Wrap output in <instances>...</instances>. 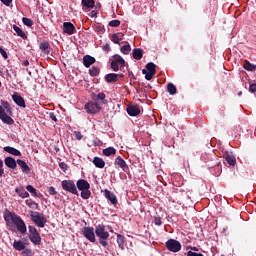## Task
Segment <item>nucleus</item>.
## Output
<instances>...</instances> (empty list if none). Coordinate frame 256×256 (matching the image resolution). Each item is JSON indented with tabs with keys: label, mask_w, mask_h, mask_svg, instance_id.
I'll list each match as a JSON object with an SVG mask.
<instances>
[{
	"label": "nucleus",
	"mask_w": 256,
	"mask_h": 256,
	"mask_svg": "<svg viewBox=\"0 0 256 256\" xmlns=\"http://www.w3.org/2000/svg\"><path fill=\"white\" fill-rule=\"evenodd\" d=\"M4 220L9 231L13 233L17 231L21 235H25L27 233L26 223L17 214L7 211L4 213Z\"/></svg>",
	"instance_id": "nucleus-1"
},
{
	"label": "nucleus",
	"mask_w": 256,
	"mask_h": 256,
	"mask_svg": "<svg viewBox=\"0 0 256 256\" xmlns=\"http://www.w3.org/2000/svg\"><path fill=\"white\" fill-rule=\"evenodd\" d=\"M13 116V108L10 102L2 101L0 104V120L6 125H14L15 121Z\"/></svg>",
	"instance_id": "nucleus-2"
},
{
	"label": "nucleus",
	"mask_w": 256,
	"mask_h": 256,
	"mask_svg": "<svg viewBox=\"0 0 256 256\" xmlns=\"http://www.w3.org/2000/svg\"><path fill=\"white\" fill-rule=\"evenodd\" d=\"M95 233L96 237H98V243L103 247H107L110 234L106 231V227L103 224L96 226Z\"/></svg>",
	"instance_id": "nucleus-3"
},
{
	"label": "nucleus",
	"mask_w": 256,
	"mask_h": 256,
	"mask_svg": "<svg viewBox=\"0 0 256 256\" xmlns=\"http://www.w3.org/2000/svg\"><path fill=\"white\" fill-rule=\"evenodd\" d=\"M77 189L81 191L80 197L82 199H90L91 197V185L90 183L85 179H79L76 183Z\"/></svg>",
	"instance_id": "nucleus-4"
},
{
	"label": "nucleus",
	"mask_w": 256,
	"mask_h": 256,
	"mask_svg": "<svg viewBox=\"0 0 256 256\" xmlns=\"http://www.w3.org/2000/svg\"><path fill=\"white\" fill-rule=\"evenodd\" d=\"M28 232L30 233L28 234V239H30V242H32L34 245H40L42 238L37 229L33 226H28Z\"/></svg>",
	"instance_id": "nucleus-5"
},
{
	"label": "nucleus",
	"mask_w": 256,
	"mask_h": 256,
	"mask_svg": "<svg viewBox=\"0 0 256 256\" xmlns=\"http://www.w3.org/2000/svg\"><path fill=\"white\" fill-rule=\"evenodd\" d=\"M32 214H30V219H32V222H34V224H36L38 227L40 228H44L47 219L46 217L39 213V212H31Z\"/></svg>",
	"instance_id": "nucleus-6"
},
{
	"label": "nucleus",
	"mask_w": 256,
	"mask_h": 256,
	"mask_svg": "<svg viewBox=\"0 0 256 256\" xmlns=\"http://www.w3.org/2000/svg\"><path fill=\"white\" fill-rule=\"evenodd\" d=\"M125 60L118 54L113 55V60L111 61V69L113 71H119V69H124Z\"/></svg>",
	"instance_id": "nucleus-7"
},
{
	"label": "nucleus",
	"mask_w": 256,
	"mask_h": 256,
	"mask_svg": "<svg viewBox=\"0 0 256 256\" xmlns=\"http://www.w3.org/2000/svg\"><path fill=\"white\" fill-rule=\"evenodd\" d=\"M181 248V243L176 239L171 238L166 242V249H168L170 252L178 253L181 251Z\"/></svg>",
	"instance_id": "nucleus-8"
},
{
	"label": "nucleus",
	"mask_w": 256,
	"mask_h": 256,
	"mask_svg": "<svg viewBox=\"0 0 256 256\" xmlns=\"http://www.w3.org/2000/svg\"><path fill=\"white\" fill-rule=\"evenodd\" d=\"M82 234L89 242H96L95 230L93 227H84L82 230Z\"/></svg>",
	"instance_id": "nucleus-9"
},
{
	"label": "nucleus",
	"mask_w": 256,
	"mask_h": 256,
	"mask_svg": "<svg viewBox=\"0 0 256 256\" xmlns=\"http://www.w3.org/2000/svg\"><path fill=\"white\" fill-rule=\"evenodd\" d=\"M84 109L88 114H97L101 110V106L97 104V102H88L85 104Z\"/></svg>",
	"instance_id": "nucleus-10"
},
{
	"label": "nucleus",
	"mask_w": 256,
	"mask_h": 256,
	"mask_svg": "<svg viewBox=\"0 0 256 256\" xmlns=\"http://www.w3.org/2000/svg\"><path fill=\"white\" fill-rule=\"evenodd\" d=\"M28 240L26 238L15 240L12 244V247L15 251L22 252L25 250V247L28 245Z\"/></svg>",
	"instance_id": "nucleus-11"
},
{
	"label": "nucleus",
	"mask_w": 256,
	"mask_h": 256,
	"mask_svg": "<svg viewBox=\"0 0 256 256\" xmlns=\"http://www.w3.org/2000/svg\"><path fill=\"white\" fill-rule=\"evenodd\" d=\"M65 191H67V192H69L73 195H77V196L79 195L76 184L72 180H66L65 181Z\"/></svg>",
	"instance_id": "nucleus-12"
},
{
	"label": "nucleus",
	"mask_w": 256,
	"mask_h": 256,
	"mask_svg": "<svg viewBox=\"0 0 256 256\" xmlns=\"http://www.w3.org/2000/svg\"><path fill=\"white\" fill-rule=\"evenodd\" d=\"M12 100L18 107L26 108V102L24 98L21 95H19V93H14L12 95Z\"/></svg>",
	"instance_id": "nucleus-13"
},
{
	"label": "nucleus",
	"mask_w": 256,
	"mask_h": 256,
	"mask_svg": "<svg viewBox=\"0 0 256 256\" xmlns=\"http://www.w3.org/2000/svg\"><path fill=\"white\" fill-rule=\"evenodd\" d=\"M104 197L106 199H108V201H110V203H112V205L116 206L118 204V199H117L116 195L113 192H111L110 190H108V189L104 190Z\"/></svg>",
	"instance_id": "nucleus-14"
},
{
	"label": "nucleus",
	"mask_w": 256,
	"mask_h": 256,
	"mask_svg": "<svg viewBox=\"0 0 256 256\" xmlns=\"http://www.w3.org/2000/svg\"><path fill=\"white\" fill-rule=\"evenodd\" d=\"M127 113L130 117H137L141 114L140 106H127Z\"/></svg>",
	"instance_id": "nucleus-15"
},
{
	"label": "nucleus",
	"mask_w": 256,
	"mask_h": 256,
	"mask_svg": "<svg viewBox=\"0 0 256 256\" xmlns=\"http://www.w3.org/2000/svg\"><path fill=\"white\" fill-rule=\"evenodd\" d=\"M96 63V58L91 55L83 56V66L85 68H90L92 65Z\"/></svg>",
	"instance_id": "nucleus-16"
},
{
	"label": "nucleus",
	"mask_w": 256,
	"mask_h": 256,
	"mask_svg": "<svg viewBox=\"0 0 256 256\" xmlns=\"http://www.w3.org/2000/svg\"><path fill=\"white\" fill-rule=\"evenodd\" d=\"M39 48L44 56H48L52 52L51 46L48 41L41 42Z\"/></svg>",
	"instance_id": "nucleus-17"
},
{
	"label": "nucleus",
	"mask_w": 256,
	"mask_h": 256,
	"mask_svg": "<svg viewBox=\"0 0 256 256\" xmlns=\"http://www.w3.org/2000/svg\"><path fill=\"white\" fill-rule=\"evenodd\" d=\"M15 193L22 199H27L30 197V194L23 187H16Z\"/></svg>",
	"instance_id": "nucleus-18"
},
{
	"label": "nucleus",
	"mask_w": 256,
	"mask_h": 256,
	"mask_svg": "<svg viewBox=\"0 0 256 256\" xmlns=\"http://www.w3.org/2000/svg\"><path fill=\"white\" fill-rule=\"evenodd\" d=\"M75 33H77V29H76L75 25L70 22H66L65 23V34L73 35Z\"/></svg>",
	"instance_id": "nucleus-19"
},
{
	"label": "nucleus",
	"mask_w": 256,
	"mask_h": 256,
	"mask_svg": "<svg viewBox=\"0 0 256 256\" xmlns=\"http://www.w3.org/2000/svg\"><path fill=\"white\" fill-rule=\"evenodd\" d=\"M17 165L21 168V171L25 174H29L31 172V168L27 165V163L23 160L18 159Z\"/></svg>",
	"instance_id": "nucleus-20"
},
{
	"label": "nucleus",
	"mask_w": 256,
	"mask_h": 256,
	"mask_svg": "<svg viewBox=\"0 0 256 256\" xmlns=\"http://www.w3.org/2000/svg\"><path fill=\"white\" fill-rule=\"evenodd\" d=\"M4 163L10 169H16L17 168V161L13 157L5 158Z\"/></svg>",
	"instance_id": "nucleus-21"
},
{
	"label": "nucleus",
	"mask_w": 256,
	"mask_h": 256,
	"mask_svg": "<svg viewBox=\"0 0 256 256\" xmlns=\"http://www.w3.org/2000/svg\"><path fill=\"white\" fill-rule=\"evenodd\" d=\"M224 159H225V161L227 162L228 165L235 166L236 158H235V156H233L229 152H225Z\"/></svg>",
	"instance_id": "nucleus-22"
},
{
	"label": "nucleus",
	"mask_w": 256,
	"mask_h": 256,
	"mask_svg": "<svg viewBox=\"0 0 256 256\" xmlns=\"http://www.w3.org/2000/svg\"><path fill=\"white\" fill-rule=\"evenodd\" d=\"M132 56L135 60L140 61L143 59V49L134 48L132 51Z\"/></svg>",
	"instance_id": "nucleus-23"
},
{
	"label": "nucleus",
	"mask_w": 256,
	"mask_h": 256,
	"mask_svg": "<svg viewBox=\"0 0 256 256\" xmlns=\"http://www.w3.org/2000/svg\"><path fill=\"white\" fill-rule=\"evenodd\" d=\"M81 5L83 9H94L95 1L94 0H82Z\"/></svg>",
	"instance_id": "nucleus-24"
},
{
	"label": "nucleus",
	"mask_w": 256,
	"mask_h": 256,
	"mask_svg": "<svg viewBox=\"0 0 256 256\" xmlns=\"http://www.w3.org/2000/svg\"><path fill=\"white\" fill-rule=\"evenodd\" d=\"M92 163L98 169H103L105 167V161L99 157H94Z\"/></svg>",
	"instance_id": "nucleus-25"
},
{
	"label": "nucleus",
	"mask_w": 256,
	"mask_h": 256,
	"mask_svg": "<svg viewBox=\"0 0 256 256\" xmlns=\"http://www.w3.org/2000/svg\"><path fill=\"white\" fill-rule=\"evenodd\" d=\"M13 30L15 31V33L17 34V36H19L20 38H22L23 40H27L28 36L25 32H23V30L21 28H19L16 25H13Z\"/></svg>",
	"instance_id": "nucleus-26"
},
{
	"label": "nucleus",
	"mask_w": 256,
	"mask_h": 256,
	"mask_svg": "<svg viewBox=\"0 0 256 256\" xmlns=\"http://www.w3.org/2000/svg\"><path fill=\"white\" fill-rule=\"evenodd\" d=\"M4 151L8 152L9 154L13 155V156H21V152L18 149H15L11 146H6L4 147Z\"/></svg>",
	"instance_id": "nucleus-27"
},
{
	"label": "nucleus",
	"mask_w": 256,
	"mask_h": 256,
	"mask_svg": "<svg viewBox=\"0 0 256 256\" xmlns=\"http://www.w3.org/2000/svg\"><path fill=\"white\" fill-rule=\"evenodd\" d=\"M115 164L118 165L123 171L128 169L126 162L120 156L115 159Z\"/></svg>",
	"instance_id": "nucleus-28"
},
{
	"label": "nucleus",
	"mask_w": 256,
	"mask_h": 256,
	"mask_svg": "<svg viewBox=\"0 0 256 256\" xmlns=\"http://www.w3.org/2000/svg\"><path fill=\"white\" fill-rule=\"evenodd\" d=\"M105 80H106L108 83H115V82H117V80H118V74H116V73L107 74V75L105 76Z\"/></svg>",
	"instance_id": "nucleus-29"
},
{
	"label": "nucleus",
	"mask_w": 256,
	"mask_h": 256,
	"mask_svg": "<svg viewBox=\"0 0 256 256\" xmlns=\"http://www.w3.org/2000/svg\"><path fill=\"white\" fill-rule=\"evenodd\" d=\"M117 244L121 250L125 249V238L122 234H117Z\"/></svg>",
	"instance_id": "nucleus-30"
},
{
	"label": "nucleus",
	"mask_w": 256,
	"mask_h": 256,
	"mask_svg": "<svg viewBox=\"0 0 256 256\" xmlns=\"http://www.w3.org/2000/svg\"><path fill=\"white\" fill-rule=\"evenodd\" d=\"M243 68L246 69V71H256V65L250 63L248 60L244 61Z\"/></svg>",
	"instance_id": "nucleus-31"
},
{
	"label": "nucleus",
	"mask_w": 256,
	"mask_h": 256,
	"mask_svg": "<svg viewBox=\"0 0 256 256\" xmlns=\"http://www.w3.org/2000/svg\"><path fill=\"white\" fill-rule=\"evenodd\" d=\"M147 73H155L156 74V65L153 62H149L146 64Z\"/></svg>",
	"instance_id": "nucleus-32"
},
{
	"label": "nucleus",
	"mask_w": 256,
	"mask_h": 256,
	"mask_svg": "<svg viewBox=\"0 0 256 256\" xmlns=\"http://www.w3.org/2000/svg\"><path fill=\"white\" fill-rule=\"evenodd\" d=\"M167 91L170 93V95L177 94V88L173 83H169L166 87Z\"/></svg>",
	"instance_id": "nucleus-33"
},
{
	"label": "nucleus",
	"mask_w": 256,
	"mask_h": 256,
	"mask_svg": "<svg viewBox=\"0 0 256 256\" xmlns=\"http://www.w3.org/2000/svg\"><path fill=\"white\" fill-rule=\"evenodd\" d=\"M116 149L113 147H109L103 150V154L107 157L111 156V155H115L116 154Z\"/></svg>",
	"instance_id": "nucleus-34"
},
{
	"label": "nucleus",
	"mask_w": 256,
	"mask_h": 256,
	"mask_svg": "<svg viewBox=\"0 0 256 256\" xmlns=\"http://www.w3.org/2000/svg\"><path fill=\"white\" fill-rule=\"evenodd\" d=\"M120 51H121L122 54L128 55L129 53H131V45L130 44L123 45L120 48Z\"/></svg>",
	"instance_id": "nucleus-35"
},
{
	"label": "nucleus",
	"mask_w": 256,
	"mask_h": 256,
	"mask_svg": "<svg viewBox=\"0 0 256 256\" xmlns=\"http://www.w3.org/2000/svg\"><path fill=\"white\" fill-rule=\"evenodd\" d=\"M100 73V69L96 66H92L90 69H89V75L92 76V77H95V76H98Z\"/></svg>",
	"instance_id": "nucleus-36"
},
{
	"label": "nucleus",
	"mask_w": 256,
	"mask_h": 256,
	"mask_svg": "<svg viewBox=\"0 0 256 256\" xmlns=\"http://www.w3.org/2000/svg\"><path fill=\"white\" fill-rule=\"evenodd\" d=\"M26 191L31 193L32 197H38L37 190L32 185H27Z\"/></svg>",
	"instance_id": "nucleus-37"
},
{
	"label": "nucleus",
	"mask_w": 256,
	"mask_h": 256,
	"mask_svg": "<svg viewBox=\"0 0 256 256\" xmlns=\"http://www.w3.org/2000/svg\"><path fill=\"white\" fill-rule=\"evenodd\" d=\"M22 23L26 26V27H32L33 26V20L27 17H23L22 18Z\"/></svg>",
	"instance_id": "nucleus-38"
},
{
	"label": "nucleus",
	"mask_w": 256,
	"mask_h": 256,
	"mask_svg": "<svg viewBox=\"0 0 256 256\" xmlns=\"http://www.w3.org/2000/svg\"><path fill=\"white\" fill-rule=\"evenodd\" d=\"M142 73L145 74V79L150 81L156 73L148 72L146 69L142 70Z\"/></svg>",
	"instance_id": "nucleus-39"
},
{
	"label": "nucleus",
	"mask_w": 256,
	"mask_h": 256,
	"mask_svg": "<svg viewBox=\"0 0 256 256\" xmlns=\"http://www.w3.org/2000/svg\"><path fill=\"white\" fill-rule=\"evenodd\" d=\"M96 100L100 101L103 105L107 102L106 95L104 93L98 94V96H96Z\"/></svg>",
	"instance_id": "nucleus-40"
},
{
	"label": "nucleus",
	"mask_w": 256,
	"mask_h": 256,
	"mask_svg": "<svg viewBox=\"0 0 256 256\" xmlns=\"http://www.w3.org/2000/svg\"><path fill=\"white\" fill-rule=\"evenodd\" d=\"M121 40H122V38H119V34H112L111 41L114 44H119Z\"/></svg>",
	"instance_id": "nucleus-41"
},
{
	"label": "nucleus",
	"mask_w": 256,
	"mask_h": 256,
	"mask_svg": "<svg viewBox=\"0 0 256 256\" xmlns=\"http://www.w3.org/2000/svg\"><path fill=\"white\" fill-rule=\"evenodd\" d=\"M22 254L26 256H33V251L30 248L24 247L22 250Z\"/></svg>",
	"instance_id": "nucleus-42"
},
{
	"label": "nucleus",
	"mask_w": 256,
	"mask_h": 256,
	"mask_svg": "<svg viewBox=\"0 0 256 256\" xmlns=\"http://www.w3.org/2000/svg\"><path fill=\"white\" fill-rule=\"evenodd\" d=\"M0 54L4 58V60H7L9 58L7 51L0 46Z\"/></svg>",
	"instance_id": "nucleus-43"
},
{
	"label": "nucleus",
	"mask_w": 256,
	"mask_h": 256,
	"mask_svg": "<svg viewBox=\"0 0 256 256\" xmlns=\"http://www.w3.org/2000/svg\"><path fill=\"white\" fill-rule=\"evenodd\" d=\"M47 191H48V193H49L50 196H55V195H57V191H56V189H55L53 186L48 187V188H47Z\"/></svg>",
	"instance_id": "nucleus-44"
},
{
	"label": "nucleus",
	"mask_w": 256,
	"mask_h": 256,
	"mask_svg": "<svg viewBox=\"0 0 256 256\" xmlns=\"http://www.w3.org/2000/svg\"><path fill=\"white\" fill-rule=\"evenodd\" d=\"M121 24V22L119 20H112L110 23H109V26L111 27H119Z\"/></svg>",
	"instance_id": "nucleus-45"
},
{
	"label": "nucleus",
	"mask_w": 256,
	"mask_h": 256,
	"mask_svg": "<svg viewBox=\"0 0 256 256\" xmlns=\"http://www.w3.org/2000/svg\"><path fill=\"white\" fill-rule=\"evenodd\" d=\"M186 256H205L203 253H197L189 250Z\"/></svg>",
	"instance_id": "nucleus-46"
},
{
	"label": "nucleus",
	"mask_w": 256,
	"mask_h": 256,
	"mask_svg": "<svg viewBox=\"0 0 256 256\" xmlns=\"http://www.w3.org/2000/svg\"><path fill=\"white\" fill-rule=\"evenodd\" d=\"M5 174L4 170V162L0 159V177H2Z\"/></svg>",
	"instance_id": "nucleus-47"
},
{
	"label": "nucleus",
	"mask_w": 256,
	"mask_h": 256,
	"mask_svg": "<svg viewBox=\"0 0 256 256\" xmlns=\"http://www.w3.org/2000/svg\"><path fill=\"white\" fill-rule=\"evenodd\" d=\"M6 7H11L13 0H0Z\"/></svg>",
	"instance_id": "nucleus-48"
},
{
	"label": "nucleus",
	"mask_w": 256,
	"mask_h": 256,
	"mask_svg": "<svg viewBox=\"0 0 256 256\" xmlns=\"http://www.w3.org/2000/svg\"><path fill=\"white\" fill-rule=\"evenodd\" d=\"M74 137L77 140H82L83 139V135L81 134V132H78V131H74Z\"/></svg>",
	"instance_id": "nucleus-49"
},
{
	"label": "nucleus",
	"mask_w": 256,
	"mask_h": 256,
	"mask_svg": "<svg viewBox=\"0 0 256 256\" xmlns=\"http://www.w3.org/2000/svg\"><path fill=\"white\" fill-rule=\"evenodd\" d=\"M154 224L156 226H161L162 225V220L160 217H154Z\"/></svg>",
	"instance_id": "nucleus-50"
},
{
	"label": "nucleus",
	"mask_w": 256,
	"mask_h": 256,
	"mask_svg": "<svg viewBox=\"0 0 256 256\" xmlns=\"http://www.w3.org/2000/svg\"><path fill=\"white\" fill-rule=\"evenodd\" d=\"M249 91L251 93H255L256 92V83L250 84Z\"/></svg>",
	"instance_id": "nucleus-51"
},
{
	"label": "nucleus",
	"mask_w": 256,
	"mask_h": 256,
	"mask_svg": "<svg viewBox=\"0 0 256 256\" xmlns=\"http://www.w3.org/2000/svg\"><path fill=\"white\" fill-rule=\"evenodd\" d=\"M219 111H220V116L221 117H225L226 116V114H225V107L224 106H221L219 108Z\"/></svg>",
	"instance_id": "nucleus-52"
},
{
	"label": "nucleus",
	"mask_w": 256,
	"mask_h": 256,
	"mask_svg": "<svg viewBox=\"0 0 256 256\" xmlns=\"http://www.w3.org/2000/svg\"><path fill=\"white\" fill-rule=\"evenodd\" d=\"M103 50L106 51V52H109L110 51V45L109 44H105L103 46Z\"/></svg>",
	"instance_id": "nucleus-53"
},
{
	"label": "nucleus",
	"mask_w": 256,
	"mask_h": 256,
	"mask_svg": "<svg viewBox=\"0 0 256 256\" xmlns=\"http://www.w3.org/2000/svg\"><path fill=\"white\" fill-rule=\"evenodd\" d=\"M50 118H51L54 122L57 121V118H56V116H55V114H54L53 112L50 113Z\"/></svg>",
	"instance_id": "nucleus-54"
},
{
	"label": "nucleus",
	"mask_w": 256,
	"mask_h": 256,
	"mask_svg": "<svg viewBox=\"0 0 256 256\" xmlns=\"http://www.w3.org/2000/svg\"><path fill=\"white\" fill-rule=\"evenodd\" d=\"M22 65H23L24 67H28V66H29V61H28V60H24V61L22 62Z\"/></svg>",
	"instance_id": "nucleus-55"
},
{
	"label": "nucleus",
	"mask_w": 256,
	"mask_h": 256,
	"mask_svg": "<svg viewBox=\"0 0 256 256\" xmlns=\"http://www.w3.org/2000/svg\"><path fill=\"white\" fill-rule=\"evenodd\" d=\"M59 166L63 171H65V163H60Z\"/></svg>",
	"instance_id": "nucleus-56"
},
{
	"label": "nucleus",
	"mask_w": 256,
	"mask_h": 256,
	"mask_svg": "<svg viewBox=\"0 0 256 256\" xmlns=\"http://www.w3.org/2000/svg\"><path fill=\"white\" fill-rule=\"evenodd\" d=\"M61 186H62L63 190H65V186H66L65 180H63V181L61 182Z\"/></svg>",
	"instance_id": "nucleus-57"
},
{
	"label": "nucleus",
	"mask_w": 256,
	"mask_h": 256,
	"mask_svg": "<svg viewBox=\"0 0 256 256\" xmlns=\"http://www.w3.org/2000/svg\"><path fill=\"white\" fill-rule=\"evenodd\" d=\"M191 250H192V251H195V252H198V251H199V248H197V247L194 246V247H191Z\"/></svg>",
	"instance_id": "nucleus-58"
},
{
	"label": "nucleus",
	"mask_w": 256,
	"mask_h": 256,
	"mask_svg": "<svg viewBox=\"0 0 256 256\" xmlns=\"http://www.w3.org/2000/svg\"><path fill=\"white\" fill-rule=\"evenodd\" d=\"M97 15L96 11H91V17H95Z\"/></svg>",
	"instance_id": "nucleus-59"
},
{
	"label": "nucleus",
	"mask_w": 256,
	"mask_h": 256,
	"mask_svg": "<svg viewBox=\"0 0 256 256\" xmlns=\"http://www.w3.org/2000/svg\"><path fill=\"white\" fill-rule=\"evenodd\" d=\"M63 32H65V23L62 25Z\"/></svg>",
	"instance_id": "nucleus-60"
},
{
	"label": "nucleus",
	"mask_w": 256,
	"mask_h": 256,
	"mask_svg": "<svg viewBox=\"0 0 256 256\" xmlns=\"http://www.w3.org/2000/svg\"><path fill=\"white\" fill-rule=\"evenodd\" d=\"M118 75V77L120 76V77H124V75L123 74H117Z\"/></svg>",
	"instance_id": "nucleus-61"
},
{
	"label": "nucleus",
	"mask_w": 256,
	"mask_h": 256,
	"mask_svg": "<svg viewBox=\"0 0 256 256\" xmlns=\"http://www.w3.org/2000/svg\"><path fill=\"white\" fill-rule=\"evenodd\" d=\"M205 156H206V155H202V160H205Z\"/></svg>",
	"instance_id": "nucleus-62"
},
{
	"label": "nucleus",
	"mask_w": 256,
	"mask_h": 256,
	"mask_svg": "<svg viewBox=\"0 0 256 256\" xmlns=\"http://www.w3.org/2000/svg\"><path fill=\"white\" fill-rule=\"evenodd\" d=\"M1 85H2V84H1V81H0V87H1Z\"/></svg>",
	"instance_id": "nucleus-63"
}]
</instances>
